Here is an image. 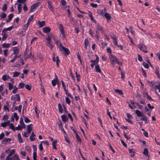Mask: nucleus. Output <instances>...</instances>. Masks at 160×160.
Listing matches in <instances>:
<instances>
[{
  "label": "nucleus",
  "instance_id": "14",
  "mask_svg": "<svg viewBox=\"0 0 160 160\" xmlns=\"http://www.w3.org/2000/svg\"><path fill=\"white\" fill-rule=\"evenodd\" d=\"M9 123V121H8L7 122H4L2 123L1 124V126L3 128L6 127L7 126H8V124Z\"/></svg>",
  "mask_w": 160,
  "mask_h": 160
},
{
  "label": "nucleus",
  "instance_id": "32",
  "mask_svg": "<svg viewBox=\"0 0 160 160\" xmlns=\"http://www.w3.org/2000/svg\"><path fill=\"white\" fill-rule=\"evenodd\" d=\"M25 86V84L23 83H20L18 85V88H23Z\"/></svg>",
  "mask_w": 160,
  "mask_h": 160
},
{
  "label": "nucleus",
  "instance_id": "10",
  "mask_svg": "<svg viewBox=\"0 0 160 160\" xmlns=\"http://www.w3.org/2000/svg\"><path fill=\"white\" fill-rule=\"evenodd\" d=\"M74 133L76 134L77 140V141L79 143H81L82 142V140L81 138L78 135V133L76 132V131H74Z\"/></svg>",
  "mask_w": 160,
  "mask_h": 160
},
{
  "label": "nucleus",
  "instance_id": "18",
  "mask_svg": "<svg viewBox=\"0 0 160 160\" xmlns=\"http://www.w3.org/2000/svg\"><path fill=\"white\" fill-rule=\"evenodd\" d=\"M13 28V26H12L8 27L7 28H4L3 29V30H2V31L6 32L8 31H11L12 29V28Z\"/></svg>",
  "mask_w": 160,
  "mask_h": 160
},
{
  "label": "nucleus",
  "instance_id": "6",
  "mask_svg": "<svg viewBox=\"0 0 160 160\" xmlns=\"http://www.w3.org/2000/svg\"><path fill=\"white\" fill-rule=\"evenodd\" d=\"M99 31H102V33L104 32V31L102 30V27L98 24L97 25V28L96 30V32L97 33Z\"/></svg>",
  "mask_w": 160,
  "mask_h": 160
},
{
  "label": "nucleus",
  "instance_id": "47",
  "mask_svg": "<svg viewBox=\"0 0 160 160\" xmlns=\"http://www.w3.org/2000/svg\"><path fill=\"white\" fill-rule=\"evenodd\" d=\"M61 34H62V39H64L65 38V35L64 34V31H62V30H61Z\"/></svg>",
  "mask_w": 160,
  "mask_h": 160
},
{
  "label": "nucleus",
  "instance_id": "63",
  "mask_svg": "<svg viewBox=\"0 0 160 160\" xmlns=\"http://www.w3.org/2000/svg\"><path fill=\"white\" fill-rule=\"evenodd\" d=\"M62 5L64 6L66 5V2L64 0H62L61 1Z\"/></svg>",
  "mask_w": 160,
  "mask_h": 160
},
{
  "label": "nucleus",
  "instance_id": "26",
  "mask_svg": "<svg viewBox=\"0 0 160 160\" xmlns=\"http://www.w3.org/2000/svg\"><path fill=\"white\" fill-rule=\"evenodd\" d=\"M115 91L116 92L118 93L120 95H122L123 94V93L122 92V91L118 89H115Z\"/></svg>",
  "mask_w": 160,
  "mask_h": 160
},
{
  "label": "nucleus",
  "instance_id": "8",
  "mask_svg": "<svg viewBox=\"0 0 160 160\" xmlns=\"http://www.w3.org/2000/svg\"><path fill=\"white\" fill-rule=\"evenodd\" d=\"M88 15L90 18L91 21L93 22H94L96 23V21L94 20L93 17L92 13L91 12L89 11L88 13Z\"/></svg>",
  "mask_w": 160,
  "mask_h": 160
},
{
  "label": "nucleus",
  "instance_id": "15",
  "mask_svg": "<svg viewBox=\"0 0 160 160\" xmlns=\"http://www.w3.org/2000/svg\"><path fill=\"white\" fill-rule=\"evenodd\" d=\"M10 78L9 76L8 75H4L2 76V79L4 81H5L8 79Z\"/></svg>",
  "mask_w": 160,
  "mask_h": 160
},
{
  "label": "nucleus",
  "instance_id": "16",
  "mask_svg": "<svg viewBox=\"0 0 160 160\" xmlns=\"http://www.w3.org/2000/svg\"><path fill=\"white\" fill-rule=\"evenodd\" d=\"M11 45V43H3L2 44V47L4 48H8Z\"/></svg>",
  "mask_w": 160,
  "mask_h": 160
},
{
  "label": "nucleus",
  "instance_id": "52",
  "mask_svg": "<svg viewBox=\"0 0 160 160\" xmlns=\"http://www.w3.org/2000/svg\"><path fill=\"white\" fill-rule=\"evenodd\" d=\"M66 102V103L68 104H69L70 103V101L69 99L67 97H66L65 98Z\"/></svg>",
  "mask_w": 160,
  "mask_h": 160
},
{
  "label": "nucleus",
  "instance_id": "57",
  "mask_svg": "<svg viewBox=\"0 0 160 160\" xmlns=\"http://www.w3.org/2000/svg\"><path fill=\"white\" fill-rule=\"evenodd\" d=\"M59 29L61 32V30H62V31H64L63 29L62 25V24H59Z\"/></svg>",
  "mask_w": 160,
  "mask_h": 160
},
{
  "label": "nucleus",
  "instance_id": "60",
  "mask_svg": "<svg viewBox=\"0 0 160 160\" xmlns=\"http://www.w3.org/2000/svg\"><path fill=\"white\" fill-rule=\"evenodd\" d=\"M138 60L140 61H142V56L139 54L138 55Z\"/></svg>",
  "mask_w": 160,
  "mask_h": 160
},
{
  "label": "nucleus",
  "instance_id": "2",
  "mask_svg": "<svg viewBox=\"0 0 160 160\" xmlns=\"http://www.w3.org/2000/svg\"><path fill=\"white\" fill-rule=\"evenodd\" d=\"M51 37L53 38V37L55 38L56 37L52 33H50L49 35L47 36V37L46 38L47 41L46 43V45L49 47L50 48H53V46L51 44L52 39Z\"/></svg>",
  "mask_w": 160,
  "mask_h": 160
},
{
  "label": "nucleus",
  "instance_id": "50",
  "mask_svg": "<svg viewBox=\"0 0 160 160\" xmlns=\"http://www.w3.org/2000/svg\"><path fill=\"white\" fill-rule=\"evenodd\" d=\"M13 17V14H11L8 15V19L11 20L12 18Z\"/></svg>",
  "mask_w": 160,
  "mask_h": 160
},
{
  "label": "nucleus",
  "instance_id": "51",
  "mask_svg": "<svg viewBox=\"0 0 160 160\" xmlns=\"http://www.w3.org/2000/svg\"><path fill=\"white\" fill-rule=\"evenodd\" d=\"M143 65L144 67L146 68H149V65L148 64L144 62L143 63Z\"/></svg>",
  "mask_w": 160,
  "mask_h": 160
},
{
  "label": "nucleus",
  "instance_id": "45",
  "mask_svg": "<svg viewBox=\"0 0 160 160\" xmlns=\"http://www.w3.org/2000/svg\"><path fill=\"white\" fill-rule=\"evenodd\" d=\"M8 116L7 115H5L3 116L2 120L4 121H6L8 118Z\"/></svg>",
  "mask_w": 160,
  "mask_h": 160
},
{
  "label": "nucleus",
  "instance_id": "55",
  "mask_svg": "<svg viewBox=\"0 0 160 160\" xmlns=\"http://www.w3.org/2000/svg\"><path fill=\"white\" fill-rule=\"evenodd\" d=\"M42 143L41 142V143H40L39 145V150H40V151H42L43 150V147H42Z\"/></svg>",
  "mask_w": 160,
  "mask_h": 160
},
{
  "label": "nucleus",
  "instance_id": "54",
  "mask_svg": "<svg viewBox=\"0 0 160 160\" xmlns=\"http://www.w3.org/2000/svg\"><path fill=\"white\" fill-rule=\"evenodd\" d=\"M56 64H57V67H58L59 64H58V63L59 62V60L58 57V56H57L56 57Z\"/></svg>",
  "mask_w": 160,
  "mask_h": 160
},
{
  "label": "nucleus",
  "instance_id": "7",
  "mask_svg": "<svg viewBox=\"0 0 160 160\" xmlns=\"http://www.w3.org/2000/svg\"><path fill=\"white\" fill-rule=\"evenodd\" d=\"M13 51V54L15 55H18L19 53V49L17 47H14L12 48Z\"/></svg>",
  "mask_w": 160,
  "mask_h": 160
},
{
  "label": "nucleus",
  "instance_id": "43",
  "mask_svg": "<svg viewBox=\"0 0 160 160\" xmlns=\"http://www.w3.org/2000/svg\"><path fill=\"white\" fill-rule=\"evenodd\" d=\"M32 125L31 124L27 126V130H32L33 129L32 128Z\"/></svg>",
  "mask_w": 160,
  "mask_h": 160
},
{
  "label": "nucleus",
  "instance_id": "12",
  "mask_svg": "<svg viewBox=\"0 0 160 160\" xmlns=\"http://www.w3.org/2000/svg\"><path fill=\"white\" fill-rule=\"evenodd\" d=\"M6 103V105H4L3 107V109L5 110H7L8 112H9V110L8 108V107L9 106V103L7 101Z\"/></svg>",
  "mask_w": 160,
  "mask_h": 160
},
{
  "label": "nucleus",
  "instance_id": "4",
  "mask_svg": "<svg viewBox=\"0 0 160 160\" xmlns=\"http://www.w3.org/2000/svg\"><path fill=\"white\" fill-rule=\"evenodd\" d=\"M138 48L140 50L142 51L143 52L145 53H147L148 52L147 50V47L144 44H139L138 45Z\"/></svg>",
  "mask_w": 160,
  "mask_h": 160
},
{
  "label": "nucleus",
  "instance_id": "28",
  "mask_svg": "<svg viewBox=\"0 0 160 160\" xmlns=\"http://www.w3.org/2000/svg\"><path fill=\"white\" fill-rule=\"evenodd\" d=\"M58 81V78L57 77V78L56 79H54L52 81V85L53 86H55L56 85V83Z\"/></svg>",
  "mask_w": 160,
  "mask_h": 160
},
{
  "label": "nucleus",
  "instance_id": "53",
  "mask_svg": "<svg viewBox=\"0 0 160 160\" xmlns=\"http://www.w3.org/2000/svg\"><path fill=\"white\" fill-rule=\"evenodd\" d=\"M33 19V16L32 15L28 19V21L29 22H31Z\"/></svg>",
  "mask_w": 160,
  "mask_h": 160
},
{
  "label": "nucleus",
  "instance_id": "13",
  "mask_svg": "<svg viewBox=\"0 0 160 160\" xmlns=\"http://www.w3.org/2000/svg\"><path fill=\"white\" fill-rule=\"evenodd\" d=\"M2 34L3 36V37L2 38V40L3 41L5 40L7 38V35L6 33L5 32L3 31H2Z\"/></svg>",
  "mask_w": 160,
  "mask_h": 160
},
{
  "label": "nucleus",
  "instance_id": "46",
  "mask_svg": "<svg viewBox=\"0 0 160 160\" xmlns=\"http://www.w3.org/2000/svg\"><path fill=\"white\" fill-rule=\"evenodd\" d=\"M8 89L9 90H11L13 88V85L10 82H9L8 84Z\"/></svg>",
  "mask_w": 160,
  "mask_h": 160
},
{
  "label": "nucleus",
  "instance_id": "48",
  "mask_svg": "<svg viewBox=\"0 0 160 160\" xmlns=\"http://www.w3.org/2000/svg\"><path fill=\"white\" fill-rule=\"evenodd\" d=\"M75 74L76 75V77L77 78V80L79 81H80V75L78 74L77 72H76Z\"/></svg>",
  "mask_w": 160,
  "mask_h": 160
},
{
  "label": "nucleus",
  "instance_id": "29",
  "mask_svg": "<svg viewBox=\"0 0 160 160\" xmlns=\"http://www.w3.org/2000/svg\"><path fill=\"white\" fill-rule=\"evenodd\" d=\"M53 39L56 44L57 45H59V46L60 44L61 43L59 42V41L56 38H54V37H53Z\"/></svg>",
  "mask_w": 160,
  "mask_h": 160
},
{
  "label": "nucleus",
  "instance_id": "37",
  "mask_svg": "<svg viewBox=\"0 0 160 160\" xmlns=\"http://www.w3.org/2000/svg\"><path fill=\"white\" fill-rule=\"evenodd\" d=\"M7 15L5 13H2L1 14V18L4 19L6 18Z\"/></svg>",
  "mask_w": 160,
  "mask_h": 160
},
{
  "label": "nucleus",
  "instance_id": "17",
  "mask_svg": "<svg viewBox=\"0 0 160 160\" xmlns=\"http://www.w3.org/2000/svg\"><path fill=\"white\" fill-rule=\"evenodd\" d=\"M104 16L108 20H109L111 18V17L109 13L106 12L104 14Z\"/></svg>",
  "mask_w": 160,
  "mask_h": 160
},
{
  "label": "nucleus",
  "instance_id": "21",
  "mask_svg": "<svg viewBox=\"0 0 160 160\" xmlns=\"http://www.w3.org/2000/svg\"><path fill=\"white\" fill-rule=\"evenodd\" d=\"M61 118L62 121L64 122H66L68 120L66 116L65 115H62Z\"/></svg>",
  "mask_w": 160,
  "mask_h": 160
},
{
  "label": "nucleus",
  "instance_id": "19",
  "mask_svg": "<svg viewBox=\"0 0 160 160\" xmlns=\"http://www.w3.org/2000/svg\"><path fill=\"white\" fill-rule=\"evenodd\" d=\"M89 42L88 40V39L86 38L85 40L84 41V45H85V47L86 49H87V46L89 44Z\"/></svg>",
  "mask_w": 160,
  "mask_h": 160
},
{
  "label": "nucleus",
  "instance_id": "3",
  "mask_svg": "<svg viewBox=\"0 0 160 160\" xmlns=\"http://www.w3.org/2000/svg\"><path fill=\"white\" fill-rule=\"evenodd\" d=\"M59 48L60 51H64L65 52V54L68 55L69 53V51L68 49L62 46L61 43L60 44V46H59Z\"/></svg>",
  "mask_w": 160,
  "mask_h": 160
},
{
  "label": "nucleus",
  "instance_id": "30",
  "mask_svg": "<svg viewBox=\"0 0 160 160\" xmlns=\"http://www.w3.org/2000/svg\"><path fill=\"white\" fill-rule=\"evenodd\" d=\"M20 74V73L17 72H15L13 73V77H17Z\"/></svg>",
  "mask_w": 160,
  "mask_h": 160
},
{
  "label": "nucleus",
  "instance_id": "49",
  "mask_svg": "<svg viewBox=\"0 0 160 160\" xmlns=\"http://www.w3.org/2000/svg\"><path fill=\"white\" fill-rule=\"evenodd\" d=\"M155 73L156 74H157L158 77V78H160V75L159 74V71L157 69H156V70L155 72Z\"/></svg>",
  "mask_w": 160,
  "mask_h": 160
},
{
  "label": "nucleus",
  "instance_id": "44",
  "mask_svg": "<svg viewBox=\"0 0 160 160\" xmlns=\"http://www.w3.org/2000/svg\"><path fill=\"white\" fill-rule=\"evenodd\" d=\"M15 98L16 99L15 101H19L20 99V97L18 94H16L15 96Z\"/></svg>",
  "mask_w": 160,
  "mask_h": 160
},
{
  "label": "nucleus",
  "instance_id": "1",
  "mask_svg": "<svg viewBox=\"0 0 160 160\" xmlns=\"http://www.w3.org/2000/svg\"><path fill=\"white\" fill-rule=\"evenodd\" d=\"M109 58L110 62L113 66H114L115 62L120 66L122 65V63L118 60V59L115 55L110 54L109 55Z\"/></svg>",
  "mask_w": 160,
  "mask_h": 160
},
{
  "label": "nucleus",
  "instance_id": "56",
  "mask_svg": "<svg viewBox=\"0 0 160 160\" xmlns=\"http://www.w3.org/2000/svg\"><path fill=\"white\" fill-rule=\"evenodd\" d=\"M90 5L92 7L95 8H96L98 6V5H97V4H94L93 3H91L90 4Z\"/></svg>",
  "mask_w": 160,
  "mask_h": 160
},
{
  "label": "nucleus",
  "instance_id": "23",
  "mask_svg": "<svg viewBox=\"0 0 160 160\" xmlns=\"http://www.w3.org/2000/svg\"><path fill=\"white\" fill-rule=\"evenodd\" d=\"M38 24L39 25L40 27H42L45 25V22L44 21L38 22Z\"/></svg>",
  "mask_w": 160,
  "mask_h": 160
},
{
  "label": "nucleus",
  "instance_id": "38",
  "mask_svg": "<svg viewBox=\"0 0 160 160\" xmlns=\"http://www.w3.org/2000/svg\"><path fill=\"white\" fill-rule=\"evenodd\" d=\"M25 86V88L27 90H31V85L26 84Z\"/></svg>",
  "mask_w": 160,
  "mask_h": 160
},
{
  "label": "nucleus",
  "instance_id": "64",
  "mask_svg": "<svg viewBox=\"0 0 160 160\" xmlns=\"http://www.w3.org/2000/svg\"><path fill=\"white\" fill-rule=\"evenodd\" d=\"M11 156H9V155H8L6 157V159H5V160H12V158H10Z\"/></svg>",
  "mask_w": 160,
  "mask_h": 160
},
{
  "label": "nucleus",
  "instance_id": "22",
  "mask_svg": "<svg viewBox=\"0 0 160 160\" xmlns=\"http://www.w3.org/2000/svg\"><path fill=\"white\" fill-rule=\"evenodd\" d=\"M48 8L52 12H53V9L52 8V6L51 5V2L49 1H48Z\"/></svg>",
  "mask_w": 160,
  "mask_h": 160
},
{
  "label": "nucleus",
  "instance_id": "27",
  "mask_svg": "<svg viewBox=\"0 0 160 160\" xmlns=\"http://www.w3.org/2000/svg\"><path fill=\"white\" fill-rule=\"evenodd\" d=\"M12 160H20L19 157L16 154L12 157Z\"/></svg>",
  "mask_w": 160,
  "mask_h": 160
},
{
  "label": "nucleus",
  "instance_id": "5",
  "mask_svg": "<svg viewBox=\"0 0 160 160\" xmlns=\"http://www.w3.org/2000/svg\"><path fill=\"white\" fill-rule=\"evenodd\" d=\"M39 4V2H38L33 4L31 7L30 12H34V9L38 6Z\"/></svg>",
  "mask_w": 160,
  "mask_h": 160
},
{
  "label": "nucleus",
  "instance_id": "9",
  "mask_svg": "<svg viewBox=\"0 0 160 160\" xmlns=\"http://www.w3.org/2000/svg\"><path fill=\"white\" fill-rule=\"evenodd\" d=\"M95 57L96 58V59L95 60H91V62H93L97 64L98 63L99 61V57L98 55L97 54L95 55Z\"/></svg>",
  "mask_w": 160,
  "mask_h": 160
},
{
  "label": "nucleus",
  "instance_id": "39",
  "mask_svg": "<svg viewBox=\"0 0 160 160\" xmlns=\"http://www.w3.org/2000/svg\"><path fill=\"white\" fill-rule=\"evenodd\" d=\"M7 6L6 4H3L2 8V10L4 11H5L7 10Z\"/></svg>",
  "mask_w": 160,
  "mask_h": 160
},
{
  "label": "nucleus",
  "instance_id": "58",
  "mask_svg": "<svg viewBox=\"0 0 160 160\" xmlns=\"http://www.w3.org/2000/svg\"><path fill=\"white\" fill-rule=\"evenodd\" d=\"M141 120H143V121H147V117L146 116H142V118Z\"/></svg>",
  "mask_w": 160,
  "mask_h": 160
},
{
  "label": "nucleus",
  "instance_id": "40",
  "mask_svg": "<svg viewBox=\"0 0 160 160\" xmlns=\"http://www.w3.org/2000/svg\"><path fill=\"white\" fill-rule=\"evenodd\" d=\"M13 117L15 118L16 120V121L18 120V119L19 117L17 115V114L15 112L13 114Z\"/></svg>",
  "mask_w": 160,
  "mask_h": 160
},
{
  "label": "nucleus",
  "instance_id": "34",
  "mask_svg": "<svg viewBox=\"0 0 160 160\" xmlns=\"http://www.w3.org/2000/svg\"><path fill=\"white\" fill-rule=\"evenodd\" d=\"M143 154L145 155L148 156V150L147 148H145L143 152Z\"/></svg>",
  "mask_w": 160,
  "mask_h": 160
},
{
  "label": "nucleus",
  "instance_id": "35",
  "mask_svg": "<svg viewBox=\"0 0 160 160\" xmlns=\"http://www.w3.org/2000/svg\"><path fill=\"white\" fill-rule=\"evenodd\" d=\"M58 107L59 112L61 113H62L63 110L62 109V107L60 104L59 103L58 104Z\"/></svg>",
  "mask_w": 160,
  "mask_h": 160
},
{
  "label": "nucleus",
  "instance_id": "61",
  "mask_svg": "<svg viewBox=\"0 0 160 160\" xmlns=\"http://www.w3.org/2000/svg\"><path fill=\"white\" fill-rule=\"evenodd\" d=\"M18 88L15 87L14 89L12 91V93L15 94L18 91Z\"/></svg>",
  "mask_w": 160,
  "mask_h": 160
},
{
  "label": "nucleus",
  "instance_id": "11",
  "mask_svg": "<svg viewBox=\"0 0 160 160\" xmlns=\"http://www.w3.org/2000/svg\"><path fill=\"white\" fill-rule=\"evenodd\" d=\"M43 31L45 33H48L50 31V28L48 27H45L43 28Z\"/></svg>",
  "mask_w": 160,
  "mask_h": 160
},
{
  "label": "nucleus",
  "instance_id": "42",
  "mask_svg": "<svg viewBox=\"0 0 160 160\" xmlns=\"http://www.w3.org/2000/svg\"><path fill=\"white\" fill-rule=\"evenodd\" d=\"M25 128V126L23 122V124H20V125L19 126V128L20 129H22L23 128Z\"/></svg>",
  "mask_w": 160,
  "mask_h": 160
},
{
  "label": "nucleus",
  "instance_id": "33",
  "mask_svg": "<svg viewBox=\"0 0 160 160\" xmlns=\"http://www.w3.org/2000/svg\"><path fill=\"white\" fill-rule=\"evenodd\" d=\"M136 113L138 117H141V116H142V113L140 111H139L138 110H136Z\"/></svg>",
  "mask_w": 160,
  "mask_h": 160
},
{
  "label": "nucleus",
  "instance_id": "24",
  "mask_svg": "<svg viewBox=\"0 0 160 160\" xmlns=\"http://www.w3.org/2000/svg\"><path fill=\"white\" fill-rule=\"evenodd\" d=\"M22 4L21 3L18 4V13H19L22 10Z\"/></svg>",
  "mask_w": 160,
  "mask_h": 160
},
{
  "label": "nucleus",
  "instance_id": "20",
  "mask_svg": "<svg viewBox=\"0 0 160 160\" xmlns=\"http://www.w3.org/2000/svg\"><path fill=\"white\" fill-rule=\"evenodd\" d=\"M95 68L96 71L98 72H101V70L99 65L97 64L95 66Z\"/></svg>",
  "mask_w": 160,
  "mask_h": 160
},
{
  "label": "nucleus",
  "instance_id": "31",
  "mask_svg": "<svg viewBox=\"0 0 160 160\" xmlns=\"http://www.w3.org/2000/svg\"><path fill=\"white\" fill-rule=\"evenodd\" d=\"M15 149H12L10 151V152L8 155H9V156H11L13 154H14L15 153Z\"/></svg>",
  "mask_w": 160,
  "mask_h": 160
},
{
  "label": "nucleus",
  "instance_id": "41",
  "mask_svg": "<svg viewBox=\"0 0 160 160\" xmlns=\"http://www.w3.org/2000/svg\"><path fill=\"white\" fill-rule=\"evenodd\" d=\"M11 140V139L10 138H7L4 139V140H3V141L5 142V143H6L7 142H10Z\"/></svg>",
  "mask_w": 160,
  "mask_h": 160
},
{
  "label": "nucleus",
  "instance_id": "59",
  "mask_svg": "<svg viewBox=\"0 0 160 160\" xmlns=\"http://www.w3.org/2000/svg\"><path fill=\"white\" fill-rule=\"evenodd\" d=\"M25 149L26 150L28 151V152H31V149L28 146H26L25 147Z\"/></svg>",
  "mask_w": 160,
  "mask_h": 160
},
{
  "label": "nucleus",
  "instance_id": "36",
  "mask_svg": "<svg viewBox=\"0 0 160 160\" xmlns=\"http://www.w3.org/2000/svg\"><path fill=\"white\" fill-rule=\"evenodd\" d=\"M33 160H36L37 159L36 152H33Z\"/></svg>",
  "mask_w": 160,
  "mask_h": 160
},
{
  "label": "nucleus",
  "instance_id": "62",
  "mask_svg": "<svg viewBox=\"0 0 160 160\" xmlns=\"http://www.w3.org/2000/svg\"><path fill=\"white\" fill-rule=\"evenodd\" d=\"M28 57L31 58V59H32L34 58L32 52H30L29 53Z\"/></svg>",
  "mask_w": 160,
  "mask_h": 160
},
{
  "label": "nucleus",
  "instance_id": "25",
  "mask_svg": "<svg viewBox=\"0 0 160 160\" xmlns=\"http://www.w3.org/2000/svg\"><path fill=\"white\" fill-rule=\"evenodd\" d=\"M8 126H9V128L10 129H12V130H15L14 127V126L13 124L12 123H10V121H9V123L8 124Z\"/></svg>",
  "mask_w": 160,
  "mask_h": 160
}]
</instances>
